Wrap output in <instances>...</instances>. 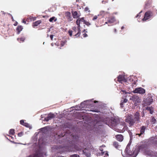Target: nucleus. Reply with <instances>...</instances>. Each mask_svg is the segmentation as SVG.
Returning <instances> with one entry per match:
<instances>
[{"label":"nucleus","instance_id":"obj_12","mask_svg":"<svg viewBox=\"0 0 157 157\" xmlns=\"http://www.w3.org/2000/svg\"><path fill=\"white\" fill-rule=\"evenodd\" d=\"M132 99L133 101L137 103L140 102L141 101V99L139 97L135 96L132 97Z\"/></svg>","mask_w":157,"mask_h":157},{"label":"nucleus","instance_id":"obj_33","mask_svg":"<svg viewBox=\"0 0 157 157\" xmlns=\"http://www.w3.org/2000/svg\"><path fill=\"white\" fill-rule=\"evenodd\" d=\"M87 25H90V23L86 21H85L84 24Z\"/></svg>","mask_w":157,"mask_h":157},{"label":"nucleus","instance_id":"obj_32","mask_svg":"<svg viewBox=\"0 0 157 157\" xmlns=\"http://www.w3.org/2000/svg\"><path fill=\"white\" fill-rule=\"evenodd\" d=\"M126 128L127 126L126 124L124 122V131Z\"/></svg>","mask_w":157,"mask_h":157},{"label":"nucleus","instance_id":"obj_43","mask_svg":"<svg viewBox=\"0 0 157 157\" xmlns=\"http://www.w3.org/2000/svg\"><path fill=\"white\" fill-rule=\"evenodd\" d=\"M150 100H151V101L150 102H149L148 103V104H150L152 102V99H151Z\"/></svg>","mask_w":157,"mask_h":157},{"label":"nucleus","instance_id":"obj_17","mask_svg":"<svg viewBox=\"0 0 157 157\" xmlns=\"http://www.w3.org/2000/svg\"><path fill=\"white\" fill-rule=\"evenodd\" d=\"M23 29L22 26H17V34H19L20 33L22 30Z\"/></svg>","mask_w":157,"mask_h":157},{"label":"nucleus","instance_id":"obj_5","mask_svg":"<svg viewBox=\"0 0 157 157\" xmlns=\"http://www.w3.org/2000/svg\"><path fill=\"white\" fill-rule=\"evenodd\" d=\"M132 92L134 93L143 94L145 93V90L141 87H138L136 88L135 90L133 91Z\"/></svg>","mask_w":157,"mask_h":157},{"label":"nucleus","instance_id":"obj_15","mask_svg":"<svg viewBox=\"0 0 157 157\" xmlns=\"http://www.w3.org/2000/svg\"><path fill=\"white\" fill-rule=\"evenodd\" d=\"M73 17L74 18H77L79 17V15L78 14L77 11H75L72 12Z\"/></svg>","mask_w":157,"mask_h":157},{"label":"nucleus","instance_id":"obj_21","mask_svg":"<svg viewBox=\"0 0 157 157\" xmlns=\"http://www.w3.org/2000/svg\"><path fill=\"white\" fill-rule=\"evenodd\" d=\"M25 39V38L24 37H22L21 38H18L17 39V40L19 41V42H21V41H22L23 42L24 40Z\"/></svg>","mask_w":157,"mask_h":157},{"label":"nucleus","instance_id":"obj_6","mask_svg":"<svg viewBox=\"0 0 157 157\" xmlns=\"http://www.w3.org/2000/svg\"><path fill=\"white\" fill-rule=\"evenodd\" d=\"M105 121V123L109 126L110 125H112L113 126H115L117 125V123L116 121L110 120L109 118H106Z\"/></svg>","mask_w":157,"mask_h":157},{"label":"nucleus","instance_id":"obj_9","mask_svg":"<svg viewBox=\"0 0 157 157\" xmlns=\"http://www.w3.org/2000/svg\"><path fill=\"white\" fill-rule=\"evenodd\" d=\"M117 80L118 82L121 83H122V82H126L127 81L125 76L123 75H120L118 77Z\"/></svg>","mask_w":157,"mask_h":157},{"label":"nucleus","instance_id":"obj_30","mask_svg":"<svg viewBox=\"0 0 157 157\" xmlns=\"http://www.w3.org/2000/svg\"><path fill=\"white\" fill-rule=\"evenodd\" d=\"M55 18V17H52L49 19V21L50 22H52L54 20Z\"/></svg>","mask_w":157,"mask_h":157},{"label":"nucleus","instance_id":"obj_38","mask_svg":"<svg viewBox=\"0 0 157 157\" xmlns=\"http://www.w3.org/2000/svg\"><path fill=\"white\" fill-rule=\"evenodd\" d=\"M127 101H128V99H127L126 98H125L123 100V102L124 103H126L127 102Z\"/></svg>","mask_w":157,"mask_h":157},{"label":"nucleus","instance_id":"obj_42","mask_svg":"<svg viewBox=\"0 0 157 157\" xmlns=\"http://www.w3.org/2000/svg\"><path fill=\"white\" fill-rule=\"evenodd\" d=\"M83 36L84 37H86L87 36V34L86 33H84L83 34Z\"/></svg>","mask_w":157,"mask_h":157},{"label":"nucleus","instance_id":"obj_50","mask_svg":"<svg viewBox=\"0 0 157 157\" xmlns=\"http://www.w3.org/2000/svg\"><path fill=\"white\" fill-rule=\"evenodd\" d=\"M139 16V14H138L136 16V17H138Z\"/></svg>","mask_w":157,"mask_h":157},{"label":"nucleus","instance_id":"obj_46","mask_svg":"<svg viewBox=\"0 0 157 157\" xmlns=\"http://www.w3.org/2000/svg\"><path fill=\"white\" fill-rule=\"evenodd\" d=\"M23 22L25 24L26 23V22L24 20H23Z\"/></svg>","mask_w":157,"mask_h":157},{"label":"nucleus","instance_id":"obj_23","mask_svg":"<svg viewBox=\"0 0 157 157\" xmlns=\"http://www.w3.org/2000/svg\"><path fill=\"white\" fill-rule=\"evenodd\" d=\"M39 155L38 153H36L33 155L29 156V157H39Z\"/></svg>","mask_w":157,"mask_h":157},{"label":"nucleus","instance_id":"obj_2","mask_svg":"<svg viewBox=\"0 0 157 157\" xmlns=\"http://www.w3.org/2000/svg\"><path fill=\"white\" fill-rule=\"evenodd\" d=\"M85 20L84 19V18H79L76 21V24L78 25V33L75 35V36H79L80 34V24L83 23L84 24Z\"/></svg>","mask_w":157,"mask_h":157},{"label":"nucleus","instance_id":"obj_7","mask_svg":"<svg viewBox=\"0 0 157 157\" xmlns=\"http://www.w3.org/2000/svg\"><path fill=\"white\" fill-rule=\"evenodd\" d=\"M140 114L138 112H137L135 113L134 115V117L133 119V120H134V121L135 122V123L136 121L138 123L140 122Z\"/></svg>","mask_w":157,"mask_h":157},{"label":"nucleus","instance_id":"obj_10","mask_svg":"<svg viewBox=\"0 0 157 157\" xmlns=\"http://www.w3.org/2000/svg\"><path fill=\"white\" fill-rule=\"evenodd\" d=\"M55 117L54 114L52 113H50L48 115L47 117L45 118V121H48L49 120Z\"/></svg>","mask_w":157,"mask_h":157},{"label":"nucleus","instance_id":"obj_48","mask_svg":"<svg viewBox=\"0 0 157 157\" xmlns=\"http://www.w3.org/2000/svg\"><path fill=\"white\" fill-rule=\"evenodd\" d=\"M124 28V26H122L121 28V29H123Z\"/></svg>","mask_w":157,"mask_h":157},{"label":"nucleus","instance_id":"obj_34","mask_svg":"<svg viewBox=\"0 0 157 157\" xmlns=\"http://www.w3.org/2000/svg\"><path fill=\"white\" fill-rule=\"evenodd\" d=\"M124 103L123 102V100H122L121 101V104H120V105H121V107H123V104Z\"/></svg>","mask_w":157,"mask_h":157},{"label":"nucleus","instance_id":"obj_47","mask_svg":"<svg viewBox=\"0 0 157 157\" xmlns=\"http://www.w3.org/2000/svg\"><path fill=\"white\" fill-rule=\"evenodd\" d=\"M109 23V22H108V21H107V22H105V24H108Z\"/></svg>","mask_w":157,"mask_h":157},{"label":"nucleus","instance_id":"obj_20","mask_svg":"<svg viewBox=\"0 0 157 157\" xmlns=\"http://www.w3.org/2000/svg\"><path fill=\"white\" fill-rule=\"evenodd\" d=\"M41 22L40 21H37L35 22L33 25V26H36L39 24Z\"/></svg>","mask_w":157,"mask_h":157},{"label":"nucleus","instance_id":"obj_24","mask_svg":"<svg viewBox=\"0 0 157 157\" xmlns=\"http://www.w3.org/2000/svg\"><path fill=\"white\" fill-rule=\"evenodd\" d=\"M89 101V100H87L86 101H84L82 102L80 104V106L82 107H85V105L84 104L85 103V102L86 101Z\"/></svg>","mask_w":157,"mask_h":157},{"label":"nucleus","instance_id":"obj_54","mask_svg":"<svg viewBox=\"0 0 157 157\" xmlns=\"http://www.w3.org/2000/svg\"><path fill=\"white\" fill-rule=\"evenodd\" d=\"M123 91V92H124V90H123V91Z\"/></svg>","mask_w":157,"mask_h":157},{"label":"nucleus","instance_id":"obj_40","mask_svg":"<svg viewBox=\"0 0 157 157\" xmlns=\"http://www.w3.org/2000/svg\"><path fill=\"white\" fill-rule=\"evenodd\" d=\"M85 155L87 157L90 156V153H86Z\"/></svg>","mask_w":157,"mask_h":157},{"label":"nucleus","instance_id":"obj_25","mask_svg":"<svg viewBox=\"0 0 157 157\" xmlns=\"http://www.w3.org/2000/svg\"><path fill=\"white\" fill-rule=\"evenodd\" d=\"M15 133L14 130L13 129H10L9 131V134H10L13 135Z\"/></svg>","mask_w":157,"mask_h":157},{"label":"nucleus","instance_id":"obj_27","mask_svg":"<svg viewBox=\"0 0 157 157\" xmlns=\"http://www.w3.org/2000/svg\"><path fill=\"white\" fill-rule=\"evenodd\" d=\"M146 109L148 110H149L150 112V113L152 114L153 112V110H152V108L150 107H147Z\"/></svg>","mask_w":157,"mask_h":157},{"label":"nucleus","instance_id":"obj_45","mask_svg":"<svg viewBox=\"0 0 157 157\" xmlns=\"http://www.w3.org/2000/svg\"><path fill=\"white\" fill-rule=\"evenodd\" d=\"M83 153H85L86 152V150L85 149V150H83Z\"/></svg>","mask_w":157,"mask_h":157},{"label":"nucleus","instance_id":"obj_36","mask_svg":"<svg viewBox=\"0 0 157 157\" xmlns=\"http://www.w3.org/2000/svg\"><path fill=\"white\" fill-rule=\"evenodd\" d=\"M70 36H71L72 35V31H69L68 32Z\"/></svg>","mask_w":157,"mask_h":157},{"label":"nucleus","instance_id":"obj_22","mask_svg":"<svg viewBox=\"0 0 157 157\" xmlns=\"http://www.w3.org/2000/svg\"><path fill=\"white\" fill-rule=\"evenodd\" d=\"M151 121L152 124H154L156 122V120L154 117H152Z\"/></svg>","mask_w":157,"mask_h":157},{"label":"nucleus","instance_id":"obj_52","mask_svg":"<svg viewBox=\"0 0 157 157\" xmlns=\"http://www.w3.org/2000/svg\"><path fill=\"white\" fill-rule=\"evenodd\" d=\"M48 36H49V35L48 34H47V37H48Z\"/></svg>","mask_w":157,"mask_h":157},{"label":"nucleus","instance_id":"obj_13","mask_svg":"<svg viewBox=\"0 0 157 157\" xmlns=\"http://www.w3.org/2000/svg\"><path fill=\"white\" fill-rule=\"evenodd\" d=\"M145 128L146 127L145 126H143L141 127L140 130V133L138 134L139 136H140L141 135L143 134H144L145 132Z\"/></svg>","mask_w":157,"mask_h":157},{"label":"nucleus","instance_id":"obj_35","mask_svg":"<svg viewBox=\"0 0 157 157\" xmlns=\"http://www.w3.org/2000/svg\"><path fill=\"white\" fill-rule=\"evenodd\" d=\"M23 135V133L22 132L19 133L18 134V136L19 137H21Z\"/></svg>","mask_w":157,"mask_h":157},{"label":"nucleus","instance_id":"obj_39","mask_svg":"<svg viewBox=\"0 0 157 157\" xmlns=\"http://www.w3.org/2000/svg\"><path fill=\"white\" fill-rule=\"evenodd\" d=\"M73 29L74 30V32H76V28L75 27H74L73 28Z\"/></svg>","mask_w":157,"mask_h":157},{"label":"nucleus","instance_id":"obj_44","mask_svg":"<svg viewBox=\"0 0 157 157\" xmlns=\"http://www.w3.org/2000/svg\"><path fill=\"white\" fill-rule=\"evenodd\" d=\"M114 32L115 33L117 32V29H114Z\"/></svg>","mask_w":157,"mask_h":157},{"label":"nucleus","instance_id":"obj_14","mask_svg":"<svg viewBox=\"0 0 157 157\" xmlns=\"http://www.w3.org/2000/svg\"><path fill=\"white\" fill-rule=\"evenodd\" d=\"M116 138L117 140L120 142L122 141L123 139V136L121 135H116Z\"/></svg>","mask_w":157,"mask_h":157},{"label":"nucleus","instance_id":"obj_1","mask_svg":"<svg viewBox=\"0 0 157 157\" xmlns=\"http://www.w3.org/2000/svg\"><path fill=\"white\" fill-rule=\"evenodd\" d=\"M130 144H128L127 145L125 149V151L126 153L128 155L127 157H136L138 154V153L136 151H131L130 150Z\"/></svg>","mask_w":157,"mask_h":157},{"label":"nucleus","instance_id":"obj_37","mask_svg":"<svg viewBox=\"0 0 157 157\" xmlns=\"http://www.w3.org/2000/svg\"><path fill=\"white\" fill-rule=\"evenodd\" d=\"M98 18V17L97 16L95 15V16L93 18V20H95L96 19Z\"/></svg>","mask_w":157,"mask_h":157},{"label":"nucleus","instance_id":"obj_51","mask_svg":"<svg viewBox=\"0 0 157 157\" xmlns=\"http://www.w3.org/2000/svg\"><path fill=\"white\" fill-rule=\"evenodd\" d=\"M51 45H52V46H53V44H52H52H51Z\"/></svg>","mask_w":157,"mask_h":157},{"label":"nucleus","instance_id":"obj_28","mask_svg":"<svg viewBox=\"0 0 157 157\" xmlns=\"http://www.w3.org/2000/svg\"><path fill=\"white\" fill-rule=\"evenodd\" d=\"M146 109L148 110H149L150 112V113L152 114L153 112V110H152V108L150 107H147Z\"/></svg>","mask_w":157,"mask_h":157},{"label":"nucleus","instance_id":"obj_8","mask_svg":"<svg viewBox=\"0 0 157 157\" xmlns=\"http://www.w3.org/2000/svg\"><path fill=\"white\" fill-rule=\"evenodd\" d=\"M105 147V145H102L100 147V150L101 151V153H100V155L104 156V157H108L109 156V155L107 152L103 151V150L102 147Z\"/></svg>","mask_w":157,"mask_h":157},{"label":"nucleus","instance_id":"obj_18","mask_svg":"<svg viewBox=\"0 0 157 157\" xmlns=\"http://www.w3.org/2000/svg\"><path fill=\"white\" fill-rule=\"evenodd\" d=\"M115 21V18L114 17H112L108 20V22L110 23H113Z\"/></svg>","mask_w":157,"mask_h":157},{"label":"nucleus","instance_id":"obj_4","mask_svg":"<svg viewBox=\"0 0 157 157\" xmlns=\"http://www.w3.org/2000/svg\"><path fill=\"white\" fill-rule=\"evenodd\" d=\"M152 15V12L150 11H148L145 13L144 17L143 19L142 20L144 21H146L147 20L149 19Z\"/></svg>","mask_w":157,"mask_h":157},{"label":"nucleus","instance_id":"obj_3","mask_svg":"<svg viewBox=\"0 0 157 157\" xmlns=\"http://www.w3.org/2000/svg\"><path fill=\"white\" fill-rule=\"evenodd\" d=\"M125 117V121L129 123L130 126H132L135 123V122L132 118V115L131 114H128Z\"/></svg>","mask_w":157,"mask_h":157},{"label":"nucleus","instance_id":"obj_26","mask_svg":"<svg viewBox=\"0 0 157 157\" xmlns=\"http://www.w3.org/2000/svg\"><path fill=\"white\" fill-rule=\"evenodd\" d=\"M67 41L66 40H64V41H62L61 44L60 45L61 46H63L64 44H65V43H66Z\"/></svg>","mask_w":157,"mask_h":157},{"label":"nucleus","instance_id":"obj_29","mask_svg":"<svg viewBox=\"0 0 157 157\" xmlns=\"http://www.w3.org/2000/svg\"><path fill=\"white\" fill-rule=\"evenodd\" d=\"M70 157H79L78 155L77 154H74L70 156Z\"/></svg>","mask_w":157,"mask_h":157},{"label":"nucleus","instance_id":"obj_41","mask_svg":"<svg viewBox=\"0 0 157 157\" xmlns=\"http://www.w3.org/2000/svg\"><path fill=\"white\" fill-rule=\"evenodd\" d=\"M54 36V35H50V38L52 40H53V38Z\"/></svg>","mask_w":157,"mask_h":157},{"label":"nucleus","instance_id":"obj_11","mask_svg":"<svg viewBox=\"0 0 157 157\" xmlns=\"http://www.w3.org/2000/svg\"><path fill=\"white\" fill-rule=\"evenodd\" d=\"M65 15L68 21H70L72 20V18L71 17V14L70 12H67L65 13Z\"/></svg>","mask_w":157,"mask_h":157},{"label":"nucleus","instance_id":"obj_49","mask_svg":"<svg viewBox=\"0 0 157 157\" xmlns=\"http://www.w3.org/2000/svg\"><path fill=\"white\" fill-rule=\"evenodd\" d=\"M97 102H98V101H94V102L95 103H96Z\"/></svg>","mask_w":157,"mask_h":157},{"label":"nucleus","instance_id":"obj_53","mask_svg":"<svg viewBox=\"0 0 157 157\" xmlns=\"http://www.w3.org/2000/svg\"><path fill=\"white\" fill-rule=\"evenodd\" d=\"M144 116V114L143 115L142 117H143Z\"/></svg>","mask_w":157,"mask_h":157},{"label":"nucleus","instance_id":"obj_19","mask_svg":"<svg viewBox=\"0 0 157 157\" xmlns=\"http://www.w3.org/2000/svg\"><path fill=\"white\" fill-rule=\"evenodd\" d=\"M113 146L116 148L118 149L120 147V146L119 145L117 142H115L113 143Z\"/></svg>","mask_w":157,"mask_h":157},{"label":"nucleus","instance_id":"obj_16","mask_svg":"<svg viewBox=\"0 0 157 157\" xmlns=\"http://www.w3.org/2000/svg\"><path fill=\"white\" fill-rule=\"evenodd\" d=\"M20 122L21 124L27 127H30V125L27 123L24 122V121L23 120H21Z\"/></svg>","mask_w":157,"mask_h":157},{"label":"nucleus","instance_id":"obj_31","mask_svg":"<svg viewBox=\"0 0 157 157\" xmlns=\"http://www.w3.org/2000/svg\"><path fill=\"white\" fill-rule=\"evenodd\" d=\"M85 11L86 12H87L88 13H89L90 12V10L89 9V8L87 7L85 8Z\"/></svg>","mask_w":157,"mask_h":157},{"label":"nucleus","instance_id":"obj_55","mask_svg":"<svg viewBox=\"0 0 157 157\" xmlns=\"http://www.w3.org/2000/svg\"><path fill=\"white\" fill-rule=\"evenodd\" d=\"M142 12V11H141V12H140V13H141V12Z\"/></svg>","mask_w":157,"mask_h":157}]
</instances>
